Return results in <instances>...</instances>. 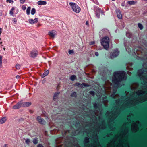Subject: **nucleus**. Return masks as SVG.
Instances as JSON below:
<instances>
[{
	"label": "nucleus",
	"instance_id": "obj_13",
	"mask_svg": "<svg viewBox=\"0 0 147 147\" xmlns=\"http://www.w3.org/2000/svg\"><path fill=\"white\" fill-rule=\"evenodd\" d=\"M37 3L39 5H45L47 4V2L46 1L40 0L37 2Z\"/></svg>",
	"mask_w": 147,
	"mask_h": 147
},
{
	"label": "nucleus",
	"instance_id": "obj_30",
	"mask_svg": "<svg viewBox=\"0 0 147 147\" xmlns=\"http://www.w3.org/2000/svg\"><path fill=\"white\" fill-rule=\"evenodd\" d=\"M7 2H9L10 3H13L14 2L13 0H6Z\"/></svg>",
	"mask_w": 147,
	"mask_h": 147
},
{
	"label": "nucleus",
	"instance_id": "obj_24",
	"mask_svg": "<svg viewBox=\"0 0 147 147\" xmlns=\"http://www.w3.org/2000/svg\"><path fill=\"white\" fill-rule=\"evenodd\" d=\"M36 9L34 8H33L31 11V14L32 15H34L36 13Z\"/></svg>",
	"mask_w": 147,
	"mask_h": 147
},
{
	"label": "nucleus",
	"instance_id": "obj_45",
	"mask_svg": "<svg viewBox=\"0 0 147 147\" xmlns=\"http://www.w3.org/2000/svg\"><path fill=\"white\" fill-rule=\"evenodd\" d=\"M128 34H128V32H127V33H126V36H128Z\"/></svg>",
	"mask_w": 147,
	"mask_h": 147
},
{
	"label": "nucleus",
	"instance_id": "obj_36",
	"mask_svg": "<svg viewBox=\"0 0 147 147\" xmlns=\"http://www.w3.org/2000/svg\"><path fill=\"white\" fill-rule=\"evenodd\" d=\"M37 147H44V146L42 144H39L37 145Z\"/></svg>",
	"mask_w": 147,
	"mask_h": 147
},
{
	"label": "nucleus",
	"instance_id": "obj_19",
	"mask_svg": "<svg viewBox=\"0 0 147 147\" xmlns=\"http://www.w3.org/2000/svg\"><path fill=\"white\" fill-rule=\"evenodd\" d=\"M49 72L48 70H47L45 71V72L44 73L43 75H42V77H44L47 76L49 74Z\"/></svg>",
	"mask_w": 147,
	"mask_h": 147
},
{
	"label": "nucleus",
	"instance_id": "obj_8",
	"mask_svg": "<svg viewBox=\"0 0 147 147\" xmlns=\"http://www.w3.org/2000/svg\"><path fill=\"white\" fill-rule=\"evenodd\" d=\"M56 31L54 30H52L49 32L48 35L51 37L54 38L56 35Z\"/></svg>",
	"mask_w": 147,
	"mask_h": 147
},
{
	"label": "nucleus",
	"instance_id": "obj_5",
	"mask_svg": "<svg viewBox=\"0 0 147 147\" xmlns=\"http://www.w3.org/2000/svg\"><path fill=\"white\" fill-rule=\"evenodd\" d=\"M36 120L40 124L45 125L46 123V122L45 120L40 116H38L37 117Z\"/></svg>",
	"mask_w": 147,
	"mask_h": 147
},
{
	"label": "nucleus",
	"instance_id": "obj_46",
	"mask_svg": "<svg viewBox=\"0 0 147 147\" xmlns=\"http://www.w3.org/2000/svg\"><path fill=\"white\" fill-rule=\"evenodd\" d=\"M7 145V144H5L4 145V147H7V146H6Z\"/></svg>",
	"mask_w": 147,
	"mask_h": 147
},
{
	"label": "nucleus",
	"instance_id": "obj_26",
	"mask_svg": "<svg viewBox=\"0 0 147 147\" xmlns=\"http://www.w3.org/2000/svg\"><path fill=\"white\" fill-rule=\"evenodd\" d=\"M2 57L1 56H0V67L1 68L2 64Z\"/></svg>",
	"mask_w": 147,
	"mask_h": 147
},
{
	"label": "nucleus",
	"instance_id": "obj_33",
	"mask_svg": "<svg viewBox=\"0 0 147 147\" xmlns=\"http://www.w3.org/2000/svg\"><path fill=\"white\" fill-rule=\"evenodd\" d=\"M22 10H24L26 9V7L25 5H23L22 7Z\"/></svg>",
	"mask_w": 147,
	"mask_h": 147
},
{
	"label": "nucleus",
	"instance_id": "obj_7",
	"mask_svg": "<svg viewBox=\"0 0 147 147\" xmlns=\"http://www.w3.org/2000/svg\"><path fill=\"white\" fill-rule=\"evenodd\" d=\"M38 52L36 50H33L30 52V57L32 58L36 57L38 55Z\"/></svg>",
	"mask_w": 147,
	"mask_h": 147
},
{
	"label": "nucleus",
	"instance_id": "obj_32",
	"mask_svg": "<svg viewBox=\"0 0 147 147\" xmlns=\"http://www.w3.org/2000/svg\"><path fill=\"white\" fill-rule=\"evenodd\" d=\"M26 0H20V3L21 4H24Z\"/></svg>",
	"mask_w": 147,
	"mask_h": 147
},
{
	"label": "nucleus",
	"instance_id": "obj_39",
	"mask_svg": "<svg viewBox=\"0 0 147 147\" xmlns=\"http://www.w3.org/2000/svg\"><path fill=\"white\" fill-rule=\"evenodd\" d=\"M101 146H102V147H105V144L103 143H101Z\"/></svg>",
	"mask_w": 147,
	"mask_h": 147
},
{
	"label": "nucleus",
	"instance_id": "obj_11",
	"mask_svg": "<svg viewBox=\"0 0 147 147\" xmlns=\"http://www.w3.org/2000/svg\"><path fill=\"white\" fill-rule=\"evenodd\" d=\"M28 20L30 23L32 24H33L37 22L38 21V19L37 18H36L34 20L30 19H29Z\"/></svg>",
	"mask_w": 147,
	"mask_h": 147
},
{
	"label": "nucleus",
	"instance_id": "obj_49",
	"mask_svg": "<svg viewBox=\"0 0 147 147\" xmlns=\"http://www.w3.org/2000/svg\"><path fill=\"white\" fill-rule=\"evenodd\" d=\"M3 49L4 50H5V48H3Z\"/></svg>",
	"mask_w": 147,
	"mask_h": 147
},
{
	"label": "nucleus",
	"instance_id": "obj_23",
	"mask_svg": "<svg viewBox=\"0 0 147 147\" xmlns=\"http://www.w3.org/2000/svg\"><path fill=\"white\" fill-rule=\"evenodd\" d=\"M14 10H15V8H14V7H13L10 11L9 14L11 15H13V11Z\"/></svg>",
	"mask_w": 147,
	"mask_h": 147
},
{
	"label": "nucleus",
	"instance_id": "obj_16",
	"mask_svg": "<svg viewBox=\"0 0 147 147\" xmlns=\"http://www.w3.org/2000/svg\"><path fill=\"white\" fill-rule=\"evenodd\" d=\"M59 94V92H55L54 93L53 98V99L54 100H55L57 99V96Z\"/></svg>",
	"mask_w": 147,
	"mask_h": 147
},
{
	"label": "nucleus",
	"instance_id": "obj_12",
	"mask_svg": "<svg viewBox=\"0 0 147 147\" xmlns=\"http://www.w3.org/2000/svg\"><path fill=\"white\" fill-rule=\"evenodd\" d=\"M100 13L102 14L103 13V11L101 10L100 9H98L96 11V16L98 18H100Z\"/></svg>",
	"mask_w": 147,
	"mask_h": 147
},
{
	"label": "nucleus",
	"instance_id": "obj_15",
	"mask_svg": "<svg viewBox=\"0 0 147 147\" xmlns=\"http://www.w3.org/2000/svg\"><path fill=\"white\" fill-rule=\"evenodd\" d=\"M7 119L5 117H4L0 119V124H2L4 123L6 121Z\"/></svg>",
	"mask_w": 147,
	"mask_h": 147
},
{
	"label": "nucleus",
	"instance_id": "obj_4",
	"mask_svg": "<svg viewBox=\"0 0 147 147\" xmlns=\"http://www.w3.org/2000/svg\"><path fill=\"white\" fill-rule=\"evenodd\" d=\"M119 53V51L117 49H115L110 53V55L111 58H114L117 57Z\"/></svg>",
	"mask_w": 147,
	"mask_h": 147
},
{
	"label": "nucleus",
	"instance_id": "obj_28",
	"mask_svg": "<svg viewBox=\"0 0 147 147\" xmlns=\"http://www.w3.org/2000/svg\"><path fill=\"white\" fill-rule=\"evenodd\" d=\"M89 93L92 96H94L95 95V92L92 91H91L89 92Z\"/></svg>",
	"mask_w": 147,
	"mask_h": 147
},
{
	"label": "nucleus",
	"instance_id": "obj_3",
	"mask_svg": "<svg viewBox=\"0 0 147 147\" xmlns=\"http://www.w3.org/2000/svg\"><path fill=\"white\" fill-rule=\"evenodd\" d=\"M69 4L72 8L73 11L75 13H78L80 11L81 8L77 4L73 2H70Z\"/></svg>",
	"mask_w": 147,
	"mask_h": 147
},
{
	"label": "nucleus",
	"instance_id": "obj_21",
	"mask_svg": "<svg viewBox=\"0 0 147 147\" xmlns=\"http://www.w3.org/2000/svg\"><path fill=\"white\" fill-rule=\"evenodd\" d=\"M33 142L34 144H37L38 143V140L36 138H34L33 140Z\"/></svg>",
	"mask_w": 147,
	"mask_h": 147
},
{
	"label": "nucleus",
	"instance_id": "obj_34",
	"mask_svg": "<svg viewBox=\"0 0 147 147\" xmlns=\"http://www.w3.org/2000/svg\"><path fill=\"white\" fill-rule=\"evenodd\" d=\"M13 23L15 24H16V22H17V20L16 19V18H14L13 19Z\"/></svg>",
	"mask_w": 147,
	"mask_h": 147
},
{
	"label": "nucleus",
	"instance_id": "obj_18",
	"mask_svg": "<svg viewBox=\"0 0 147 147\" xmlns=\"http://www.w3.org/2000/svg\"><path fill=\"white\" fill-rule=\"evenodd\" d=\"M127 3L130 5H134L136 4V2L133 1H128Z\"/></svg>",
	"mask_w": 147,
	"mask_h": 147
},
{
	"label": "nucleus",
	"instance_id": "obj_9",
	"mask_svg": "<svg viewBox=\"0 0 147 147\" xmlns=\"http://www.w3.org/2000/svg\"><path fill=\"white\" fill-rule=\"evenodd\" d=\"M21 107H22L21 101H20L13 106V108L15 109H17L20 108Z\"/></svg>",
	"mask_w": 147,
	"mask_h": 147
},
{
	"label": "nucleus",
	"instance_id": "obj_41",
	"mask_svg": "<svg viewBox=\"0 0 147 147\" xmlns=\"http://www.w3.org/2000/svg\"><path fill=\"white\" fill-rule=\"evenodd\" d=\"M95 55L96 56H98L99 55L98 53V52H96L95 53Z\"/></svg>",
	"mask_w": 147,
	"mask_h": 147
},
{
	"label": "nucleus",
	"instance_id": "obj_38",
	"mask_svg": "<svg viewBox=\"0 0 147 147\" xmlns=\"http://www.w3.org/2000/svg\"><path fill=\"white\" fill-rule=\"evenodd\" d=\"M136 79H134L131 81V82L132 83L135 82H136Z\"/></svg>",
	"mask_w": 147,
	"mask_h": 147
},
{
	"label": "nucleus",
	"instance_id": "obj_43",
	"mask_svg": "<svg viewBox=\"0 0 147 147\" xmlns=\"http://www.w3.org/2000/svg\"><path fill=\"white\" fill-rule=\"evenodd\" d=\"M121 6H124V4L123 3H122L121 4Z\"/></svg>",
	"mask_w": 147,
	"mask_h": 147
},
{
	"label": "nucleus",
	"instance_id": "obj_51",
	"mask_svg": "<svg viewBox=\"0 0 147 147\" xmlns=\"http://www.w3.org/2000/svg\"><path fill=\"white\" fill-rule=\"evenodd\" d=\"M1 40V38H0V40Z\"/></svg>",
	"mask_w": 147,
	"mask_h": 147
},
{
	"label": "nucleus",
	"instance_id": "obj_48",
	"mask_svg": "<svg viewBox=\"0 0 147 147\" xmlns=\"http://www.w3.org/2000/svg\"><path fill=\"white\" fill-rule=\"evenodd\" d=\"M131 37V36L130 35H129V36L128 37H129V38H130Z\"/></svg>",
	"mask_w": 147,
	"mask_h": 147
},
{
	"label": "nucleus",
	"instance_id": "obj_29",
	"mask_svg": "<svg viewBox=\"0 0 147 147\" xmlns=\"http://www.w3.org/2000/svg\"><path fill=\"white\" fill-rule=\"evenodd\" d=\"M25 142L27 144H28L30 142V139H27L26 140Z\"/></svg>",
	"mask_w": 147,
	"mask_h": 147
},
{
	"label": "nucleus",
	"instance_id": "obj_20",
	"mask_svg": "<svg viewBox=\"0 0 147 147\" xmlns=\"http://www.w3.org/2000/svg\"><path fill=\"white\" fill-rule=\"evenodd\" d=\"M31 8L30 7H28L26 10V13L28 15H29L30 14V10Z\"/></svg>",
	"mask_w": 147,
	"mask_h": 147
},
{
	"label": "nucleus",
	"instance_id": "obj_14",
	"mask_svg": "<svg viewBox=\"0 0 147 147\" xmlns=\"http://www.w3.org/2000/svg\"><path fill=\"white\" fill-rule=\"evenodd\" d=\"M117 16L118 18L121 19L122 18V16L120 10H118L117 11Z\"/></svg>",
	"mask_w": 147,
	"mask_h": 147
},
{
	"label": "nucleus",
	"instance_id": "obj_2",
	"mask_svg": "<svg viewBox=\"0 0 147 147\" xmlns=\"http://www.w3.org/2000/svg\"><path fill=\"white\" fill-rule=\"evenodd\" d=\"M101 44L103 47L104 48L107 50L109 47V39L108 37H105L103 38L101 40Z\"/></svg>",
	"mask_w": 147,
	"mask_h": 147
},
{
	"label": "nucleus",
	"instance_id": "obj_44",
	"mask_svg": "<svg viewBox=\"0 0 147 147\" xmlns=\"http://www.w3.org/2000/svg\"><path fill=\"white\" fill-rule=\"evenodd\" d=\"M86 25H87V24H88V22H87V21H86Z\"/></svg>",
	"mask_w": 147,
	"mask_h": 147
},
{
	"label": "nucleus",
	"instance_id": "obj_31",
	"mask_svg": "<svg viewBox=\"0 0 147 147\" xmlns=\"http://www.w3.org/2000/svg\"><path fill=\"white\" fill-rule=\"evenodd\" d=\"M98 104L95 103V104H94V107L96 109L98 108Z\"/></svg>",
	"mask_w": 147,
	"mask_h": 147
},
{
	"label": "nucleus",
	"instance_id": "obj_37",
	"mask_svg": "<svg viewBox=\"0 0 147 147\" xmlns=\"http://www.w3.org/2000/svg\"><path fill=\"white\" fill-rule=\"evenodd\" d=\"M20 76L19 75H17L16 76V78L18 79H20Z\"/></svg>",
	"mask_w": 147,
	"mask_h": 147
},
{
	"label": "nucleus",
	"instance_id": "obj_1",
	"mask_svg": "<svg viewBox=\"0 0 147 147\" xmlns=\"http://www.w3.org/2000/svg\"><path fill=\"white\" fill-rule=\"evenodd\" d=\"M125 75V73L124 71H122L119 72H115V75L117 76H119L118 78L115 77L112 79V82L113 83L115 84L116 87L118 86L121 81L124 79V76Z\"/></svg>",
	"mask_w": 147,
	"mask_h": 147
},
{
	"label": "nucleus",
	"instance_id": "obj_35",
	"mask_svg": "<svg viewBox=\"0 0 147 147\" xmlns=\"http://www.w3.org/2000/svg\"><path fill=\"white\" fill-rule=\"evenodd\" d=\"M73 53V50H69V54H70Z\"/></svg>",
	"mask_w": 147,
	"mask_h": 147
},
{
	"label": "nucleus",
	"instance_id": "obj_40",
	"mask_svg": "<svg viewBox=\"0 0 147 147\" xmlns=\"http://www.w3.org/2000/svg\"><path fill=\"white\" fill-rule=\"evenodd\" d=\"M94 43H95L94 42H90V45H94Z\"/></svg>",
	"mask_w": 147,
	"mask_h": 147
},
{
	"label": "nucleus",
	"instance_id": "obj_6",
	"mask_svg": "<svg viewBox=\"0 0 147 147\" xmlns=\"http://www.w3.org/2000/svg\"><path fill=\"white\" fill-rule=\"evenodd\" d=\"M74 85L75 86H78L79 87H81V88H82L83 87V85L85 87H88L89 86V85L88 84L82 83V84H81L79 82L75 83Z\"/></svg>",
	"mask_w": 147,
	"mask_h": 147
},
{
	"label": "nucleus",
	"instance_id": "obj_22",
	"mask_svg": "<svg viewBox=\"0 0 147 147\" xmlns=\"http://www.w3.org/2000/svg\"><path fill=\"white\" fill-rule=\"evenodd\" d=\"M138 26L140 30H142L143 28V26L142 24L138 23Z\"/></svg>",
	"mask_w": 147,
	"mask_h": 147
},
{
	"label": "nucleus",
	"instance_id": "obj_47",
	"mask_svg": "<svg viewBox=\"0 0 147 147\" xmlns=\"http://www.w3.org/2000/svg\"><path fill=\"white\" fill-rule=\"evenodd\" d=\"M2 44V42H0V45H1Z\"/></svg>",
	"mask_w": 147,
	"mask_h": 147
},
{
	"label": "nucleus",
	"instance_id": "obj_27",
	"mask_svg": "<svg viewBox=\"0 0 147 147\" xmlns=\"http://www.w3.org/2000/svg\"><path fill=\"white\" fill-rule=\"evenodd\" d=\"M20 64H16V68L17 69H19L20 68Z\"/></svg>",
	"mask_w": 147,
	"mask_h": 147
},
{
	"label": "nucleus",
	"instance_id": "obj_42",
	"mask_svg": "<svg viewBox=\"0 0 147 147\" xmlns=\"http://www.w3.org/2000/svg\"><path fill=\"white\" fill-rule=\"evenodd\" d=\"M144 146L145 147H147V142H145L144 143Z\"/></svg>",
	"mask_w": 147,
	"mask_h": 147
},
{
	"label": "nucleus",
	"instance_id": "obj_10",
	"mask_svg": "<svg viewBox=\"0 0 147 147\" xmlns=\"http://www.w3.org/2000/svg\"><path fill=\"white\" fill-rule=\"evenodd\" d=\"M22 107H27L30 106L31 105V103L29 102H21Z\"/></svg>",
	"mask_w": 147,
	"mask_h": 147
},
{
	"label": "nucleus",
	"instance_id": "obj_50",
	"mask_svg": "<svg viewBox=\"0 0 147 147\" xmlns=\"http://www.w3.org/2000/svg\"><path fill=\"white\" fill-rule=\"evenodd\" d=\"M112 1H115V0H112Z\"/></svg>",
	"mask_w": 147,
	"mask_h": 147
},
{
	"label": "nucleus",
	"instance_id": "obj_25",
	"mask_svg": "<svg viewBox=\"0 0 147 147\" xmlns=\"http://www.w3.org/2000/svg\"><path fill=\"white\" fill-rule=\"evenodd\" d=\"M77 94L76 92H74L71 94V96L76 97V96Z\"/></svg>",
	"mask_w": 147,
	"mask_h": 147
},
{
	"label": "nucleus",
	"instance_id": "obj_17",
	"mask_svg": "<svg viewBox=\"0 0 147 147\" xmlns=\"http://www.w3.org/2000/svg\"><path fill=\"white\" fill-rule=\"evenodd\" d=\"M76 76L75 75H72L70 77V79L72 81H74L76 79Z\"/></svg>",
	"mask_w": 147,
	"mask_h": 147
}]
</instances>
